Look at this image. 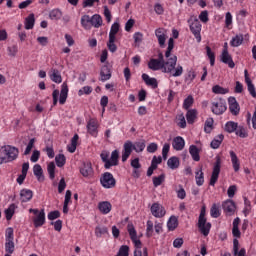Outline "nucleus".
Returning <instances> with one entry per match:
<instances>
[{
  "label": "nucleus",
  "mask_w": 256,
  "mask_h": 256,
  "mask_svg": "<svg viewBox=\"0 0 256 256\" xmlns=\"http://www.w3.org/2000/svg\"><path fill=\"white\" fill-rule=\"evenodd\" d=\"M172 146L175 151H183V149H185V139L181 136L175 137Z\"/></svg>",
  "instance_id": "obj_16"
},
{
  "label": "nucleus",
  "mask_w": 256,
  "mask_h": 256,
  "mask_svg": "<svg viewBox=\"0 0 256 256\" xmlns=\"http://www.w3.org/2000/svg\"><path fill=\"white\" fill-rule=\"evenodd\" d=\"M238 127L239 126L236 122L230 121V122L226 123L225 131H227V133H235V131H237Z\"/></svg>",
  "instance_id": "obj_42"
},
{
  "label": "nucleus",
  "mask_w": 256,
  "mask_h": 256,
  "mask_svg": "<svg viewBox=\"0 0 256 256\" xmlns=\"http://www.w3.org/2000/svg\"><path fill=\"white\" fill-rule=\"evenodd\" d=\"M29 213H34L36 215L32 218L36 229L45 225V209L39 211V209L30 208Z\"/></svg>",
  "instance_id": "obj_7"
},
{
  "label": "nucleus",
  "mask_w": 256,
  "mask_h": 256,
  "mask_svg": "<svg viewBox=\"0 0 256 256\" xmlns=\"http://www.w3.org/2000/svg\"><path fill=\"white\" fill-rule=\"evenodd\" d=\"M87 129L90 135L92 136L97 135V122H95V120L93 119L89 120L87 124Z\"/></svg>",
  "instance_id": "obj_34"
},
{
  "label": "nucleus",
  "mask_w": 256,
  "mask_h": 256,
  "mask_svg": "<svg viewBox=\"0 0 256 256\" xmlns=\"http://www.w3.org/2000/svg\"><path fill=\"white\" fill-rule=\"evenodd\" d=\"M19 157V148L6 145L2 146V151H0V165L3 163H11Z\"/></svg>",
  "instance_id": "obj_3"
},
{
  "label": "nucleus",
  "mask_w": 256,
  "mask_h": 256,
  "mask_svg": "<svg viewBox=\"0 0 256 256\" xmlns=\"http://www.w3.org/2000/svg\"><path fill=\"white\" fill-rule=\"evenodd\" d=\"M198 229L204 237H207V235H209V231H211V222H207V218L205 217V207L201 209L198 218Z\"/></svg>",
  "instance_id": "obj_5"
},
{
  "label": "nucleus",
  "mask_w": 256,
  "mask_h": 256,
  "mask_svg": "<svg viewBox=\"0 0 256 256\" xmlns=\"http://www.w3.org/2000/svg\"><path fill=\"white\" fill-rule=\"evenodd\" d=\"M222 209L224 210V213L231 216L235 215V202L233 200H226L225 202L222 203Z\"/></svg>",
  "instance_id": "obj_12"
},
{
  "label": "nucleus",
  "mask_w": 256,
  "mask_h": 256,
  "mask_svg": "<svg viewBox=\"0 0 256 256\" xmlns=\"http://www.w3.org/2000/svg\"><path fill=\"white\" fill-rule=\"evenodd\" d=\"M188 23L190 25V31L194 35L196 41L201 43V22H199V19L191 16L188 19Z\"/></svg>",
  "instance_id": "obj_6"
},
{
  "label": "nucleus",
  "mask_w": 256,
  "mask_h": 256,
  "mask_svg": "<svg viewBox=\"0 0 256 256\" xmlns=\"http://www.w3.org/2000/svg\"><path fill=\"white\" fill-rule=\"evenodd\" d=\"M179 226V220L176 216H171L167 222V227L169 231H175Z\"/></svg>",
  "instance_id": "obj_26"
},
{
  "label": "nucleus",
  "mask_w": 256,
  "mask_h": 256,
  "mask_svg": "<svg viewBox=\"0 0 256 256\" xmlns=\"http://www.w3.org/2000/svg\"><path fill=\"white\" fill-rule=\"evenodd\" d=\"M98 209L103 215H108V213H111V209H113V206L109 201H102L98 203Z\"/></svg>",
  "instance_id": "obj_17"
},
{
  "label": "nucleus",
  "mask_w": 256,
  "mask_h": 256,
  "mask_svg": "<svg viewBox=\"0 0 256 256\" xmlns=\"http://www.w3.org/2000/svg\"><path fill=\"white\" fill-rule=\"evenodd\" d=\"M31 199H33V191L29 189H22L20 191L21 203H28V201H31Z\"/></svg>",
  "instance_id": "obj_21"
},
{
  "label": "nucleus",
  "mask_w": 256,
  "mask_h": 256,
  "mask_svg": "<svg viewBox=\"0 0 256 256\" xmlns=\"http://www.w3.org/2000/svg\"><path fill=\"white\" fill-rule=\"evenodd\" d=\"M91 25L92 27H95L96 29H99L101 25H103V18H101V15L95 14L91 17Z\"/></svg>",
  "instance_id": "obj_29"
},
{
  "label": "nucleus",
  "mask_w": 256,
  "mask_h": 256,
  "mask_svg": "<svg viewBox=\"0 0 256 256\" xmlns=\"http://www.w3.org/2000/svg\"><path fill=\"white\" fill-rule=\"evenodd\" d=\"M33 173L37 178V180L39 181V183H43V181H45V175H43V168L41 167V165L39 164L34 165Z\"/></svg>",
  "instance_id": "obj_23"
},
{
  "label": "nucleus",
  "mask_w": 256,
  "mask_h": 256,
  "mask_svg": "<svg viewBox=\"0 0 256 256\" xmlns=\"http://www.w3.org/2000/svg\"><path fill=\"white\" fill-rule=\"evenodd\" d=\"M55 162L48 163L47 171L51 180L55 179Z\"/></svg>",
  "instance_id": "obj_48"
},
{
  "label": "nucleus",
  "mask_w": 256,
  "mask_h": 256,
  "mask_svg": "<svg viewBox=\"0 0 256 256\" xmlns=\"http://www.w3.org/2000/svg\"><path fill=\"white\" fill-rule=\"evenodd\" d=\"M179 164V158L177 156H173L167 161V165L170 169H179Z\"/></svg>",
  "instance_id": "obj_37"
},
{
  "label": "nucleus",
  "mask_w": 256,
  "mask_h": 256,
  "mask_svg": "<svg viewBox=\"0 0 256 256\" xmlns=\"http://www.w3.org/2000/svg\"><path fill=\"white\" fill-rule=\"evenodd\" d=\"M206 53L207 57L210 59V65L213 67L215 65V53L211 51V47L209 46L206 47Z\"/></svg>",
  "instance_id": "obj_49"
},
{
  "label": "nucleus",
  "mask_w": 256,
  "mask_h": 256,
  "mask_svg": "<svg viewBox=\"0 0 256 256\" xmlns=\"http://www.w3.org/2000/svg\"><path fill=\"white\" fill-rule=\"evenodd\" d=\"M165 181V174H161L158 177H153V185L154 187H159Z\"/></svg>",
  "instance_id": "obj_52"
},
{
  "label": "nucleus",
  "mask_w": 256,
  "mask_h": 256,
  "mask_svg": "<svg viewBox=\"0 0 256 256\" xmlns=\"http://www.w3.org/2000/svg\"><path fill=\"white\" fill-rule=\"evenodd\" d=\"M148 68L151 69V71H163V62L155 58H151L148 62Z\"/></svg>",
  "instance_id": "obj_18"
},
{
  "label": "nucleus",
  "mask_w": 256,
  "mask_h": 256,
  "mask_svg": "<svg viewBox=\"0 0 256 256\" xmlns=\"http://www.w3.org/2000/svg\"><path fill=\"white\" fill-rule=\"evenodd\" d=\"M133 150L136 151V153H142V151L145 150V140H140L135 144L131 141H126L122 150V163H125V161L129 159Z\"/></svg>",
  "instance_id": "obj_2"
},
{
  "label": "nucleus",
  "mask_w": 256,
  "mask_h": 256,
  "mask_svg": "<svg viewBox=\"0 0 256 256\" xmlns=\"http://www.w3.org/2000/svg\"><path fill=\"white\" fill-rule=\"evenodd\" d=\"M212 92H214L215 95H227V93H229V89L223 88L220 85H215L212 87Z\"/></svg>",
  "instance_id": "obj_41"
},
{
  "label": "nucleus",
  "mask_w": 256,
  "mask_h": 256,
  "mask_svg": "<svg viewBox=\"0 0 256 256\" xmlns=\"http://www.w3.org/2000/svg\"><path fill=\"white\" fill-rule=\"evenodd\" d=\"M119 27L120 25L118 22H115L111 26V29L109 32V40L107 42V48L110 51V53H115L117 51V44H115L117 37L115 35L119 33Z\"/></svg>",
  "instance_id": "obj_4"
},
{
  "label": "nucleus",
  "mask_w": 256,
  "mask_h": 256,
  "mask_svg": "<svg viewBox=\"0 0 256 256\" xmlns=\"http://www.w3.org/2000/svg\"><path fill=\"white\" fill-rule=\"evenodd\" d=\"M236 135H238V137H241L242 139L248 137L247 130H245L243 126H238V128L236 129Z\"/></svg>",
  "instance_id": "obj_51"
},
{
  "label": "nucleus",
  "mask_w": 256,
  "mask_h": 256,
  "mask_svg": "<svg viewBox=\"0 0 256 256\" xmlns=\"http://www.w3.org/2000/svg\"><path fill=\"white\" fill-rule=\"evenodd\" d=\"M80 173L84 177H93V166H91V163H83L82 167L80 168Z\"/></svg>",
  "instance_id": "obj_19"
},
{
  "label": "nucleus",
  "mask_w": 256,
  "mask_h": 256,
  "mask_svg": "<svg viewBox=\"0 0 256 256\" xmlns=\"http://www.w3.org/2000/svg\"><path fill=\"white\" fill-rule=\"evenodd\" d=\"M62 13L61 10L59 9H54L49 13V17L50 19H52L53 21H57L58 19H61L62 17Z\"/></svg>",
  "instance_id": "obj_47"
},
{
  "label": "nucleus",
  "mask_w": 256,
  "mask_h": 256,
  "mask_svg": "<svg viewBox=\"0 0 256 256\" xmlns=\"http://www.w3.org/2000/svg\"><path fill=\"white\" fill-rule=\"evenodd\" d=\"M59 217H61V212H59V210L51 211L48 214L49 221H55V219H59Z\"/></svg>",
  "instance_id": "obj_57"
},
{
  "label": "nucleus",
  "mask_w": 256,
  "mask_h": 256,
  "mask_svg": "<svg viewBox=\"0 0 256 256\" xmlns=\"http://www.w3.org/2000/svg\"><path fill=\"white\" fill-rule=\"evenodd\" d=\"M117 256H129V246L122 245L117 253Z\"/></svg>",
  "instance_id": "obj_55"
},
{
  "label": "nucleus",
  "mask_w": 256,
  "mask_h": 256,
  "mask_svg": "<svg viewBox=\"0 0 256 256\" xmlns=\"http://www.w3.org/2000/svg\"><path fill=\"white\" fill-rule=\"evenodd\" d=\"M186 119L190 125H193V123H195V119H197V110H188L186 113Z\"/></svg>",
  "instance_id": "obj_31"
},
{
  "label": "nucleus",
  "mask_w": 256,
  "mask_h": 256,
  "mask_svg": "<svg viewBox=\"0 0 256 256\" xmlns=\"http://www.w3.org/2000/svg\"><path fill=\"white\" fill-rule=\"evenodd\" d=\"M100 157H101L103 163H105L104 164L105 169H111V160H109V152L108 151H103L100 154Z\"/></svg>",
  "instance_id": "obj_35"
},
{
  "label": "nucleus",
  "mask_w": 256,
  "mask_h": 256,
  "mask_svg": "<svg viewBox=\"0 0 256 256\" xmlns=\"http://www.w3.org/2000/svg\"><path fill=\"white\" fill-rule=\"evenodd\" d=\"M15 209H17V206L15 204H11L8 209L4 211L7 221H11V219H13V215H15Z\"/></svg>",
  "instance_id": "obj_38"
},
{
  "label": "nucleus",
  "mask_w": 256,
  "mask_h": 256,
  "mask_svg": "<svg viewBox=\"0 0 256 256\" xmlns=\"http://www.w3.org/2000/svg\"><path fill=\"white\" fill-rule=\"evenodd\" d=\"M199 19L202 23H207V21H209V12H207V10L202 11L199 15Z\"/></svg>",
  "instance_id": "obj_61"
},
{
  "label": "nucleus",
  "mask_w": 256,
  "mask_h": 256,
  "mask_svg": "<svg viewBox=\"0 0 256 256\" xmlns=\"http://www.w3.org/2000/svg\"><path fill=\"white\" fill-rule=\"evenodd\" d=\"M65 187H67L65 178H61L58 184V193H62L63 191H65Z\"/></svg>",
  "instance_id": "obj_64"
},
{
  "label": "nucleus",
  "mask_w": 256,
  "mask_h": 256,
  "mask_svg": "<svg viewBox=\"0 0 256 256\" xmlns=\"http://www.w3.org/2000/svg\"><path fill=\"white\" fill-rule=\"evenodd\" d=\"M189 153L193 161H201V156H199V148H197L195 145H190Z\"/></svg>",
  "instance_id": "obj_30"
},
{
  "label": "nucleus",
  "mask_w": 256,
  "mask_h": 256,
  "mask_svg": "<svg viewBox=\"0 0 256 256\" xmlns=\"http://www.w3.org/2000/svg\"><path fill=\"white\" fill-rule=\"evenodd\" d=\"M109 233V230H107V227H99L97 226L95 229V235L96 237H101L102 235H105Z\"/></svg>",
  "instance_id": "obj_54"
},
{
  "label": "nucleus",
  "mask_w": 256,
  "mask_h": 256,
  "mask_svg": "<svg viewBox=\"0 0 256 256\" xmlns=\"http://www.w3.org/2000/svg\"><path fill=\"white\" fill-rule=\"evenodd\" d=\"M79 141V135L75 134L71 139V146H68L69 153H75L77 150V142Z\"/></svg>",
  "instance_id": "obj_40"
},
{
  "label": "nucleus",
  "mask_w": 256,
  "mask_h": 256,
  "mask_svg": "<svg viewBox=\"0 0 256 256\" xmlns=\"http://www.w3.org/2000/svg\"><path fill=\"white\" fill-rule=\"evenodd\" d=\"M146 236L153 237V221H147Z\"/></svg>",
  "instance_id": "obj_59"
},
{
  "label": "nucleus",
  "mask_w": 256,
  "mask_h": 256,
  "mask_svg": "<svg viewBox=\"0 0 256 256\" xmlns=\"http://www.w3.org/2000/svg\"><path fill=\"white\" fill-rule=\"evenodd\" d=\"M109 79H111V69L109 66L104 65L100 71V81L105 82L109 81Z\"/></svg>",
  "instance_id": "obj_22"
},
{
  "label": "nucleus",
  "mask_w": 256,
  "mask_h": 256,
  "mask_svg": "<svg viewBox=\"0 0 256 256\" xmlns=\"http://www.w3.org/2000/svg\"><path fill=\"white\" fill-rule=\"evenodd\" d=\"M228 104H229L230 113L237 116L239 114V111H241V107L239 106L237 99H235V97H233V96L229 97Z\"/></svg>",
  "instance_id": "obj_13"
},
{
  "label": "nucleus",
  "mask_w": 256,
  "mask_h": 256,
  "mask_svg": "<svg viewBox=\"0 0 256 256\" xmlns=\"http://www.w3.org/2000/svg\"><path fill=\"white\" fill-rule=\"evenodd\" d=\"M211 110L214 115H223V113L227 111V102L225 99L220 98L212 102Z\"/></svg>",
  "instance_id": "obj_9"
},
{
  "label": "nucleus",
  "mask_w": 256,
  "mask_h": 256,
  "mask_svg": "<svg viewBox=\"0 0 256 256\" xmlns=\"http://www.w3.org/2000/svg\"><path fill=\"white\" fill-rule=\"evenodd\" d=\"M162 65V73H169L172 77H181L183 75V66H177V56L175 55L166 61L164 60Z\"/></svg>",
  "instance_id": "obj_1"
},
{
  "label": "nucleus",
  "mask_w": 256,
  "mask_h": 256,
  "mask_svg": "<svg viewBox=\"0 0 256 256\" xmlns=\"http://www.w3.org/2000/svg\"><path fill=\"white\" fill-rule=\"evenodd\" d=\"M195 179L198 187H201L205 183V177H204L202 168H200V170L196 172Z\"/></svg>",
  "instance_id": "obj_39"
},
{
  "label": "nucleus",
  "mask_w": 256,
  "mask_h": 256,
  "mask_svg": "<svg viewBox=\"0 0 256 256\" xmlns=\"http://www.w3.org/2000/svg\"><path fill=\"white\" fill-rule=\"evenodd\" d=\"M230 45L231 47H239L240 45H243V34H238L233 37L230 41Z\"/></svg>",
  "instance_id": "obj_36"
},
{
  "label": "nucleus",
  "mask_w": 256,
  "mask_h": 256,
  "mask_svg": "<svg viewBox=\"0 0 256 256\" xmlns=\"http://www.w3.org/2000/svg\"><path fill=\"white\" fill-rule=\"evenodd\" d=\"M5 251L10 255L15 252V242H13V240H6Z\"/></svg>",
  "instance_id": "obj_43"
},
{
  "label": "nucleus",
  "mask_w": 256,
  "mask_h": 256,
  "mask_svg": "<svg viewBox=\"0 0 256 256\" xmlns=\"http://www.w3.org/2000/svg\"><path fill=\"white\" fill-rule=\"evenodd\" d=\"M100 183L104 189H113L117 184V181L115 180V177H113V174L105 172L100 178Z\"/></svg>",
  "instance_id": "obj_8"
},
{
  "label": "nucleus",
  "mask_w": 256,
  "mask_h": 256,
  "mask_svg": "<svg viewBox=\"0 0 256 256\" xmlns=\"http://www.w3.org/2000/svg\"><path fill=\"white\" fill-rule=\"evenodd\" d=\"M93 93V88L91 86H84L82 89L78 91V94L81 95H91Z\"/></svg>",
  "instance_id": "obj_58"
},
{
  "label": "nucleus",
  "mask_w": 256,
  "mask_h": 256,
  "mask_svg": "<svg viewBox=\"0 0 256 256\" xmlns=\"http://www.w3.org/2000/svg\"><path fill=\"white\" fill-rule=\"evenodd\" d=\"M220 61L225 65H228L230 69L235 68V62H233V58L229 55V52H222L220 55Z\"/></svg>",
  "instance_id": "obj_15"
},
{
  "label": "nucleus",
  "mask_w": 256,
  "mask_h": 256,
  "mask_svg": "<svg viewBox=\"0 0 256 256\" xmlns=\"http://www.w3.org/2000/svg\"><path fill=\"white\" fill-rule=\"evenodd\" d=\"M177 197L178 199H185L187 197V193L185 192V189L182 185H179V190L177 191Z\"/></svg>",
  "instance_id": "obj_63"
},
{
  "label": "nucleus",
  "mask_w": 256,
  "mask_h": 256,
  "mask_svg": "<svg viewBox=\"0 0 256 256\" xmlns=\"http://www.w3.org/2000/svg\"><path fill=\"white\" fill-rule=\"evenodd\" d=\"M230 157H231L233 169L235 173H237V171H239L241 167V164L239 163V158L237 157V154H235L233 151H230Z\"/></svg>",
  "instance_id": "obj_28"
},
{
  "label": "nucleus",
  "mask_w": 256,
  "mask_h": 256,
  "mask_svg": "<svg viewBox=\"0 0 256 256\" xmlns=\"http://www.w3.org/2000/svg\"><path fill=\"white\" fill-rule=\"evenodd\" d=\"M128 233L130 235V239H135L137 237V231L135 230V227L133 225H128Z\"/></svg>",
  "instance_id": "obj_62"
},
{
  "label": "nucleus",
  "mask_w": 256,
  "mask_h": 256,
  "mask_svg": "<svg viewBox=\"0 0 256 256\" xmlns=\"http://www.w3.org/2000/svg\"><path fill=\"white\" fill-rule=\"evenodd\" d=\"M68 95H69V87L67 86V83L64 82L62 84V88L60 91V98H59L60 105H65Z\"/></svg>",
  "instance_id": "obj_20"
},
{
  "label": "nucleus",
  "mask_w": 256,
  "mask_h": 256,
  "mask_svg": "<svg viewBox=\"0 0 256 256\" xmlns=\"http://www.w3.org/2000/svg\"><path fill=\"white\" fill-rule=\"evenodd\" d=\"M119 165V150H114L110 157V167H115Z\"/></svg>",
  "instance_id": "obj_33"
},
{
  "label": "nucleus",
  "mask_w": 256,
  "mask_h": 256,
  "mask_svg": "<svg viewBox=\"0 0 256 256\" xmlns=\"http://www.w3.org/2000/svg\"><path fill=\"white\" fill-rule=\"evenodd\" d=\"M163 163V158L161 156L158 157V162H157V156H154L151 161L150 169H157V165H161Z\"/></svg>",
  "instance_id": "obj_50"
},
{
  "label": "nucleus",
  "mask_w": 256,
  "mask_h": 256,
  "mask_svg": "<svg viewBox=\"0 0 256 256\" xmlns=\"http://www.w3.org/2000/svg\"><path fill=\"white\" fill-rule=\"evenodd\" d=\"M244 77H245V83L247 84L248 91L254 99L256 98V90L255 85L251 81V78H249V72L247 70H244Z\"/></svg>",
  "instance_id": "obj_14"
},
{
  "label": "nucleus",
  "mask_w": 256,
  "mask_h": 256,
  "mask_svg": "<svg viewBox=\"0 0 256 256\" xmlns=\"http://www.w3.org/2000/svg\"><path fill=\"white\" fill-rule=\"evenodd\" d=\"M169 149H171V146L169 143H165L162 149V157L165 160H167V155L169 154Z\"/></svg>",
  "instance_id": "obj_60"
},
{
  "label": "nucleus",
  "mask_w": 256,
  "mask_h": 256,
  "mask_svg": "<svg viewBox=\"0 0 256 256\" xmlns=\"http://www.w3.org/2000/svg\"><path fill=\"white\" fill-rule=\"evenodd\" d=\"M204 131L205 133H211V131H213V118L206 120Z\"/></svg>",
  "instance_id": "obj_53"
},
{
  "label": "nucleus",
  "mask_w": 256,
  "mask_h": 256,
  "mask_svg": "<svg viewBox=\"0 0 256 256\" xmlns=\"http://www.w3.org/2000/svg\"><path fill=\"white\" fill-rule=\"evenodd\" d=\"M225 139V136L223 134H219L216 136L210 143V147L212 149H219L221 147V143H223V140Z\"/></svg>",
  "instance_id": "obj_25"
},
{
  "label": "nucleus",
  "mask_w": 256,
  "mask_h": 256,
  "mask_svg": "<svg viewBox=\"0 0 256 256\" xmlns=\"http://www.w3.org/2000/svg\"><path fill=\"white\" fill-rule=\"evenodd\" d=\"M219 173H221V157L216 156V162L214 163L213 171H212V175L209 183V185H211L212 187L215 186V183H217L219 179Z\"/></svg>",
  "instance_id": "obj_10"
},
{
  "label": "nucleus",
  "mask_w": 256,
  "mask_h": 256,
  "mask_svg": "<svg viewBox=\"0 0 256 256\" xmlns=\"http://www.w3.org/2000/svg\"><path fill=\"white\" fill-rule=\"evenodd\" d=\"M142 79L146 83V85L152 87V89H157V87L159 86L157 83V79L151 78L147 74H142Z\"/></svg>",
  "instance_id": "obj_24"
},
{
  "label": "nucleus",
  "mask_w": 256,
  "mask_h": 256,
  "mask_svg": "<svg viewBox=\"0 0 256 256\" xmlns=\"http://www.w3.org/2000/svg\"><path fill=\"white\" fill-rule=\"evenodd\" d=\"M51 73V81H53L54 83H61L63 81V78L61 77V73L59 72V70L52 68Z\"/></svg>",
  "instance_id": "obj_27"
},
{
  "label": "nucleus",
  "mask_w": 256,
  "mask_h": 256,
  "mask_svg": "<svg viewBox=\"0 0 256 256\" xmlns=\"http://www.w3.org/2000/svg\"><path fill=\"white\" fill-rule=\"evenodd\" d=\"M35 27V14H29L25 19V29H33Z\"/></svg>",
  "instance_id": "obj_32"
},
{
  "label": "nucleus",
  "mask_w": 256,
  "mask_h": 256,
  "mask_svg": "<svg viewBox=\"0 0 256 256\" xmlns=\"http://www.w3.org/2000/svg\"><path fill=\"white\" fill-rule=\"evenodd\" d=\"M210 215L214 219H217L218 217L221 216V211H219V206L217 204H213L211 209H210Z\"/></svg>",
  "instance_id": "obj_46"
},
{
  "label": "nucleus",
  "mask_w": 256,
  "mask_h": 256,
  "mask_svg": "<svg viewBox=\"0 0 256 256\" xmlns=\"http://www.w3.org/2000/svg\"><path fill=\"white\" fill-rule=\"evenodd\" d=\"M81 25L84 29H91V17L89 15L82 16Z\"/></svg>",
  "instance_id": "obj_44"
},
{
  "label": "nucleus",
  "mask_w": 256,
  "mask_h": 256,
  "mask_svg": "<svg viewBox=\"0 0 256 256\" xmlns=\"http://www.w3.org/2000/svg\"><path fill=\"white\" fill-rule=\"evenodd\" d=\"M150 211L153 215V217H156L157 219H161V217H165V208L159 204V203H154L151 208Z\"/></svg>",
  "instance_id": "obj_11"
},
{
  "label": "nucleus",
  "mask_w": 256,
  "mask_h": 256,
  "mask_svg": "<svg viewBox=\"0 0 256 256\" xmlns=\"http://www.w3.org/2000/svg\"><path fill=\"white\" fill-rule=\"evenodd\" d=\"M57 167H64L67 159L64 154H58L55 157Z\"/></svg>",
  "instance_id": "obj_45"
},
{
  "label": "nucleus",
  "mask_w": 256,
  "mask_h": 256,
  "mask_svg": "<svg viewBox=\"0 0 256 256\" xmlns=\"http://www.w3.org/2000/svg\"><path fill=\"white\" fill-rule=\"evenodd\" d=\"M193 102H194V99H193V96L189 95L185 100H184V103H183V108L188 110L191 105H193Z\"/></svg>",
  "instance_id": "obj_56"
}]
</instances>
